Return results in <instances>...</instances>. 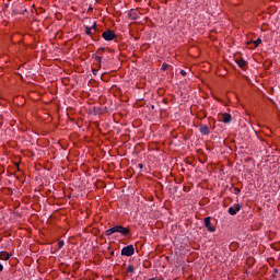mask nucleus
Returning <instances> with one entry per match:
<instances>
[{"instance_id":"f257e3e1","label":"nucleus","mask_w":280,"mask_h":280,"mask_svg":"<svg viewBox=\"0 0 280 280\" xmlns=\"http://www.w3.org/2000/svg\"><path fill=\"white\" fill-rule=\"evenodd\" d=\"M114 233H120V235H124V237H126L130 234V229L124 228L122 225H115L105 231V235L107 237H110V235H113Z\"/></svg>"},{"instance_id":"f03ea898","label":"nucleus","mask_w":280,"mask_h":280,"mask_svg":"<svg viewBox=\"0 0 280 280\" xmlns=\"http://www.w3.org/2000/svg\"><path fill=\"white\" fill-rule=\"evenodd\" d=\"M102 38L107 42L115 40V38H117V34H115V31L113 30H106L102 33Z\"/></svg>"},{"instance_id":"7ed1b4c3","label":"nucleus","mask_w":280,"mask_h":280,"mask_svg":"<svg viewBox=\"0 0 280 280\" xmlns=\"http://www.w3.org/2000/svg\"><path fill=\"white\" fill-rule=\"evenodd\" d=\"M120 255L125 257H132L135 255V246L133 245H128L122 247Z\"/></svg>"},{"instance_id":"20e7f679","label":"nucleus","mask_w":280,"mask_h":280,"mask_svg":"<svg viewBox=\"0 0 280 280\" xmlns=\"http://www.w3.org/2000/svg\"><path fill=\"white\" fill-rule=\"evenodd\" d=\"M203 224L209 233H215V226L211 225V217H206Z\"/></svg>"},{"instance_id":"39448f33","label":"nucleus","mask_w":280,"mask_h":280,"mask_svg":"<svg viewBox=\"0 0 280 280\" xmlns=\"http://www.w3.org/2000/svg\"><path fill=\"white\" fill-rule=\"evenodd\" d=\"M241 210L242 206L240 203H235L233 207L228 209V213H230V215H237L238 211Z\"/></svg>"},{"instance_id":"423d86ee","label":"nucleus","mask_w":280,"mask_h":280,"mask_svg":"<svg viewBox=\"0 0 280 280\" xmlns=\"http://www.w3.org/2000/svg\"><path fill=\"white\" fill-rule=\"evenodd\" d=\"M199 132L201 135H203L205 137H209V135H211V129H209V126H207V125H200Z\"/></svg>"},{"instance_id":"0eeeda50","label":"nucleus","mask_w":280,"mask_h":280,"mask_svg":"<svg viewBox=\"0 0 280 280\" xmlns=\"http://www.w3.org/2000/svg\"><path fill=\"white\" fill-rule=\"evenodd\" d=\"M220 119L223 121V124H231V121H233V117L231 116V114H221L220 115Z\"/></svg>"},{"instance_id":"6e6552de","label":"nucleus","mask_w":280,"mask_h":280,"mask_svg":"<svg viewBox=\"0 0 280 280\" xmlns=\"http://www.w3.org/2000/svg\"><path fill=\"white\" fill-rule=\"evenodd\" d=\"M86 36H91L93 40H95V31L92 30L91 26H84Z\"/></svg>"},{"instance_id":"1a4fd4ad","label":"nucleus","mask_w":280,"mask_h":280,"mask_svg":"<svg viewBox=\"0 0 280 280\" xmlns=\"http://www.w3.org/2000/svg\"><path fill=\"white\" fill-rule=\"evenodd\" d=\"M10 257H11L10 253H8V252H0V259L2 261H8V259H10Z\"/></svg>"},{"instance_id":"9d476101","label":"nucleus","mask_w":280,"mask_h":280,"mask_svg":"<svg viewBox=\"0 0 280 280\" xmlns=\"http://www.w3.org/2000/svg\"><path fill=\"white\" fill-rule=\"evenodd\" d=\"M129 19H131V21H136L137 19V11L135 9H131L128 13Z\"/></svg>"},{"instance_id":"9b49d317","label":"nucleus","mask_w":280,"mask_h":280,"mask_svg":"<svg viewBox=\"0 0 280 280\" xmlns=\"http://www.w3.org/2000/svg\"><path fill=\"white\" fill-rule=\"evenodd\" d=\"M236 65H237L241 69H244V67H246V60H244V59H237V60H236Z\"/></svg>"},{"instance_id":"f8f14e48","label":"nucleus","mask_w":280,"mask_h":280,"mask_svg":"<svg viewBox=\"0 0 280 280\" xmlns=\"http://www.w3.org/2000/svg\"><path fill=\"white\" fill-rule=\"evenodd\" d=\"M94 33L97 32V22H93L92 26H90Z\"/></svg>"},{"instance_id":"ddd939ff","label":"nucleus","mask_w":280,"mask_h":280,"mask_svg":"<svg viewBox=\"0 0 280 280\" xmlns=\"http://www.w3.org/2000/svg\"><path fill=\"white\" fill-rule=\"evenodd\" d=\"M254 45H255V47H259V45H261V38H257V39L254 42Z\"/></svg>"},{"instance_id":"4468645a","label":"nucleus","mask_w":280,"mask_h":280,"mask_svg":"<svg viewBox=\"0 0 280 280\" xmlns=\"http://www.w3.org/2000/svg\"><path fill=\"white\" fill-rule=\"evenodd\" d=\"M127 272H135V266L129 265V266L127 267Z\"/></svg>"},{"instance_id":"2eb2a0df","label":"nucleus","mask_w":280,"mask_h":280,"mask_svg":"<svg viewBox=\"0 0 280 280\" xmlns=\"http://www.w3.org/2000/svg\"><path fill=\"white\" fill-rule=\"evenodd\" d=\"M96 54H98V56H102L104 54V47L98 48Z\"/></svg>"},{"instance_id":"dca6fc26","label":"nucleus","mask_w":280,"mask_h":280,"mask_svg":"<svg viewBox=\"0 0 280 280\" xmlns=\"http://www.w3.org/2000/svg\"><path fill=\"white\" fill-rule=\"evenodd\" d=\"M65 246V241H59L58 242V249L62 248Z\"/></svg>"},{"instance_id":"f3484780","label":"nucleus","mask_w":280,"mask_h":280,"mask_svg":"<svg viewBox=\"0 0 280 280\" xmlns=\"http://www.w3.org/2000/svg\"><path fill=\"white\" fill-rule=\"evenodd\" d=\"M96 60L98 62V67H102V56L96 57Z\"/></svg>"},{"instance_id":"a211bd4d","label":"nucleus","mask_w":280,"mask_h":280,"mask_svg":"<svg viewBox=\"0 0 280 280\" xmlns=\"http://www.w3.org/2000/svg\"><path fill=\"white\" fill-rule=\"evenodd\" d=\"M167 67H168L167 63H163L161 70H162V71H167Z\"/></svg>"},{"instance_id":"6ab92c4d","label":"nucleus","mask_w":280,"mask_h":280,"mask_svg":"<svg viewBox=\"0 0 280 280\" xmlns=\"http://www.w3.org/2000/svg\"><path fill=\"white\" fill-rule=\"evenodd\" d=\"M241 189L240 188H234V194H235V196H240V194H241Z\"/></svg>"},{"instance_id":"aec40b11","label":"nucleus","mask_w":280,"mask_h":280,"mask_svg":"<svg viewBox=\"0 0 280 280\" xmlns=\"http://www.w3.org/2000/svg\"><path fill=\"white\" fill-rule=\"evenodd\" d=\"M93 75H97V69H92Z\"/></svg>"},{"instance_id":"412c9836","label":"nucleus","mask_w":280,"mask_h":280,"mask_svg":"<svg viewBox=\"0 0 280 280\" xmlns=\"http://www.w3.org/2000/svg\"><path fill=\"white\" fill-rule=\"evenodd\" d=\"M180 75H187V72L185 70H180Z\"/></svg>"},{"instance_id":"4be33fe9","label":"nucleus","mask_w":280,"mask_h":280,"mask_svg":"<svg viewBox=\"0 0 280 280\" xmlns=\"http://www.w3.org/2000/svg\"><path fill=\"white\" fill-rule=\"evenodd\" d=\"M98 57H100V56H97L96 54H93V55H92V58H94L95 60H97Z\"/></svg>"},{"instance_id":"5701e85b","label":"nucleus","mask_w":280,"mask_h":280,"mask_svg":"<svg viewBox=\"0 0 280 280\" xmlns=\"http://www.w3.org/2000/svg\"><path fill=\"white\" fill-rule=\"evenodd\" d=\"M0 272H3V265L0 262Z\"/></svg>"},{"instance_id":"b1692460","label":"nucleus","mask_w":280,"mask_h":280,"mask_svg":"<svg viewBox=\"0 0 280 280\" xmlns=\"http://www.w3.org/2000/svg\"><path fill=\"white\" fill-rule=\"evenodd\" d=\"M139 170H143V164L138 165Z\"/></svg>"},{"instance_id":"393cba45","label":"nucleus","mask_w":280,"mask_h":280,"mask_svg":"<svg viewBox=\"0 0 280 280\" xmlns=\"http://www.w3.org/2000/svg\"><path fill=\"white\" fill-rule=\"evenodd\" d=\"M273 273L275 275L279 273V269H273Z\"/></svg>"}]
</instances>
